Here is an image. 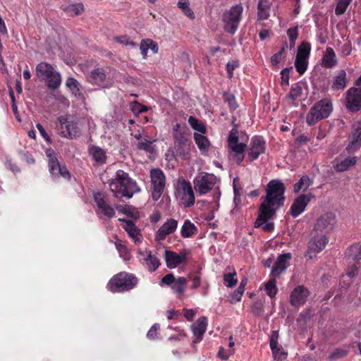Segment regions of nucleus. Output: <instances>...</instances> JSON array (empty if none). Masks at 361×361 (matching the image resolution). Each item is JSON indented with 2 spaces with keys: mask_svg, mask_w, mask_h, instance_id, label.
Wrapping results in <instances>:
<instances>
[{
  "mask_svg": "<svg viewBox=\"0 0 361 361\" xmlns=\"http://www.w3.org/2000/svg\"><path fill=\"white\" fill-rule=\"evenodd\" d=\"M240 117L239 111L233 113L231 115V123L233 126L230 130L227 137L228 146L229 147V155L232 156V159L236 164H240L245 158V151L247 147L246 144L243 142L245 141L243 138L245 135L244 132L239 131L238 123H236L238 119Z\"/></svg>",
  "mask_w": 361,
  "mask_h": 361,
  "instance_id": "1",
  "label": "nucleus"
},
{
  "mask_svg": "<svg viewBox=\"0 0 361 361\" xmlns=\"http://www.w3.org/2000/svg\"><path fill=\"white\" fill-rule=\"evenodd\" d=\"M109 184L110 190L117 198H131L135 193L140 191L137 183L123 170H118L115 178L110 180Z\"/></svg>",
  "mask_w": 361,
  "mask_h": 361,
  "instance_id": "2",
  "label": "nucleus"
},
{
  "mask_svg": "<svg viewBox=\"0 0 361 361\" xmlns=\"http://www.w3.org/2000/svg\"><path fill=\"white\" fill-rule=\"evenodd\" d=\"M285 185L279 180H271L267 185V195L261 205L274 208L277 210L283 205L285 197Z\"/></svg>",
  "mask_w": 361,
  "mask_h": 361,
  "instance_id": "3",
  "label": "nucleus"
},
{
  "mask_svg": "<svg viewBox=\"0 0 361 361\" xmlns=\"http://www.w3.org/2000/svg\"><path fill=\"white\" fill-rule=\"evenodd\" d=\"M333 110L330 100L322 99L312 106L306 116V122L309 126H313L318 121L327 118Z\"/></svg>",
  "mask_w": 361,
  "mask_h": 361,
  "instance_id": "4",
  "label": "nucleus"
},
{
  "mask_svg": "<svg viewBox=\"0 0 361 361\" xmlns=\"http://www.w3.org/2000/svg\"><path fill=\"white\" fill-rule=\"evenodd\" d=\"M137 283V279L133 274L121 272L109 281L108 286L112 292H122L133 288Z\"/></svg>",
  "mask_w": 361,
  "mask_h": 361,
  "instance_id": "5",
  "label": "nucleus"
},
{
  "mask_svg": "<svg viewBox=\"0 0 361 361\" xmlns=\"http://www.w3.org/2000/svg\"><path fill=\"white\" fill-rule=\"evenodd\" d=\"M180 128L178 123L173 128L174 149L177 155L187 159L190 150V142L185 133Z\"/></svg>",
  "mask_w": 361,
  "mask_h": 361,
  "instance_id": "6",
  "label": "nucleus"
},
{
  "mask_svg": "<svg viewBox=\"0 0 361 361\" xmlns=\"http://www.w3.org/2000/svg\"><path fill=\"white\" fill-rule=\"evenodd\" d=\"M276 209L269 208L264 205H260L259 216L255 222V228L262 227L266 232L272 231L274 228V224L272 222H268L276 213Z\"/></svg>",
  "mask_w": 361,
  "mask_h": 361,
  "instance_id": "7",
  "label": "nucleus"
},
{
  "mask_svg": "<svg viewBox=\"0 0 361 361\" xmlns=\"http://www.w3.org/2000/svg\"><path fill=\"white\" fill-rule=\"evenodd\" d=\"M150 178L153 186L152 197L157 201L163 193L165 187V176L161 169H154L150 171Z\"/></svg>",
  "mask_w": 361,
  "mask_h": 361,
  "instance_id": "8",
  "label": "nucleus"
},
{
  "mask_svg": "<svg viewBox=\"0 0 361 361\" xmlns=\"http://www.w3.org/2000/svg\"><path fill=\"white\" fill-rule=\"evenodd\" d=\"M215 182L213 174L201 173L194 179V188L200 194H206L212 189Z\"/></svg>",
  "mask_w": 361,
  "mask_h": 361,
  "instance_id": "9",
  "label": "nucleus"
},
{
  "mask_svg": "<svg viewBox=\"0 0 361 361\" xmlns=\"http://www.w3.org/2000/svg\"><path fill=\"white\" fill-rule=\"evenodd\" d=\"M243 11V6L239 4L233 6L229 12L227 13V32L234 34L236 32L241 19Z\"/></svg>",
  "mask_w": 361,
  "mask_h": 361,
  "instance_id": "10",
  "label": "nucleus"
},
{
  "mask_svg": "<svg viewBox=\"0 0 361 361\" xmlns=\"http://www.w3.org/2000/svg\"><path fill=\"white\" fill-rule=\"evenodd\" d=\"M328 243V238L325 235L314 236L308 243L307 250L305 252V257L312 259L316 255L321 252Z\"/></svg>",
  "mask_w": 361,
  "mask_h": 361,
  "instance_id": "11",
  "label": "nucleus"
},
{
  "mask_svg": "<svg viewBox=\"0 0 361 361\" xmlns=\"http://www.w3.org/2000/svg\"><path fill=\"white\" fill-rule=\"evenodd\" d=\"M59 121L61 126L60 134L62 137L73 139L80 135V131L77 124L69 121L67 116H60Z\"/></svg>",
  "mask_w": 361,
  "mask_h": 361,
  "instance_id": "12",
  "label": "nucleus"
},
{
  "mask_svg": "<svg viewBox=\"0 0 361 361\" xmlns=\"http://www.w3.org/2000/svg\"><path fill=\"white\" fill-rule=\"evenodd\" d=\"M336 223L335 214L331 212H327L317 219L314 229L317 232L328 233L333 230Z\"/></svg>",
  "mask_w": 361,
  "mask_h": 361,
  "instance_id": "13",
  "label": "nucleus"
},
{
  "mask_svg": "<svg viewBox=\"0 0 361 361\" xmlns=\"http://www.w3.org/2000/svg\"><path fill=\"white\" fill-rule=\"evenodd\" d=\"M188 252L187 250H183L180 254L173 251L165 250L164 259L168 268L174 269L181 264L186 262V258Z\"/></svg>",
  "mask_w": 361,
  "mask_h": 361,
  "instance_id": "14",
  "label": "nucleus"
},
{
  "mask_svg": "<svg viewBox=\"0 0 361 361\" xmlns=\"http://www.w3.org/2000/svg\"><path fill=\"white\" fill-rule=\"evenodd\" d=\"M346 107L350 111H358L361 109V88L351 87L347 92Z\"/></svg>",
  "mask_w": 361,
  "mask_h": 361,
  "instance_id": "15",
  "label": "nucleus"
},
{
  "mask_svg": "<svg viewBox=\"0 0 361 361\" xmlns=\"http://www.w3.org/2000/svg\"><path fill=\"white\" fill-rule=\"evenodd\" d=\"M350 142L346 147V150L350 153L357 151L361 147V120L356 121L353 125V130L349 135Z\"/></svg>",
  "mask_w": 361,
  "mask_h": 361,
  "instance_id": "16",
  "label": "nucleus"
},
{
  "mask_svg": "<svg viewBox=\"0 0 361 361\" xmlns=\"http://www.w3.org/2000/svg\"><path fill=\"white\" fill-rule=\"evenodd\" d=\"M314 196L312 194H303L298 197L291 205L290 214L296 218L305 209L306 206Z\"/></svg>",
  "mask_w": 361,
  "mask_h": 361,
  "instance_id": "17",
  "label": "nucleus"
},
{
  "mask_svg": "<svg viewBox=\"0 0 361 361\" xmlns=\"http://www.w3.org/2000/svg\"><path fill=\"white\" fill-rule=\"evenodd\" d=\"M265 152V142L261 136H254L250 142L248 151V158L250 161L257 159Z\"/></svg>",
  "mask_w": 361,
  "mask_h": 361,
  "instance_id": "18",
  "label": "nucleus"
},
{
  "mask_svg": "<svg viewBox=\"0 0 361 361\" xmlns=\"http://www.w3.org/2000/svg\"><path fill=\"white\" fill-rule=\"evenodd\" d=\"M180 190L183 192L181 202L185 207H190L195 203V195L189 181L183 180L179 182Z\"/></svg>",
  "mask_w": 361,
  "mask_h": 361,
  "instance_id": "19",
  "label": "nucleus"
},
{
  "mask_svg": "<svg viewBox=\"0 0 361 361\" xmlns=\"http://www.w3.org/2000/svg\"><path fill=\"white\" fill-rule=\"evenodd\" d=\"M94 200L97 205L104 215L109 218H112L115 215V211L106 200L105 195L102 192H97L94 194Z\"/></svg>",
  "mask_w": 361,
  "mask_h": 361,
  "instance_id": "20",
  "label": "nucleus"
},
{
  "mask_svg": "<svg viewBox=\"0 0 361 361\" xmlns=\"http://www.w3.org/2000/svg\"><path fill=\"white\" fill-rule=\"evenodd\" d=\"M309 291L303 286L296 287L290 294V303L294 306L303 304L307 296Z\"/></svg>",
  "mask_w": 361,
  "mask_h": 361,
  "instance_id": "21",
  "label": "nucleus"
},
{
  "mask_svg": "<svg viewBox=\"0 0 361 361\" xmlns=\"http://www.w3.org/2000/svg\"><path fill=\"white\" fill-rule=\"evenodd\" d=\"M178 226V221L173 219H169L157 231L156 238L159 240H164L167 235L173 233Z\"/></svg>",
  "mask_w": 361,
  "mask_h": 361,
  "instance_id": "22",
  "label": "nucleus"
},
{
  "mask_svg": "<svg viewBox=\"0 0 361 361\" xmlns=\"http://www.w3.org/2000/svg\"><path fill=\"white\" fill-rule=\"evenodd\" d=\"M290 259L291 254L289 252L279 255L272 267L271 274L274 276H279L287 269V264Z\"/></svg>",
  "mask_w": 361,
  "mask_h": 361,
  "instance_id": "23",
  "label": "nucleus"
},
{
  "mask_svg": "<svg viewBox=\"0 0 361 361\" xmlns=\"http://www.w3.org/2000/svg\"><path fill=\"white\" fill-rule=\"evenodd\" d=\"M106 75L102 68H96L91 71L87 78L88 81L99 87H105Z\"/></svg>",
  "mask_w": 361,
  "mask_h": 361,
  "instance_id": "24",
  "label": "nucleus"
},
{
  "mask_svg": "<svg viewBox=\"0 0 361 361\" xmlns=\"http://www.w3.org/2000/svg\"><path fill=\"white\" fill-rule=\"evenodd\" d=\"M345 257L348 264L357 263L361 259V245L355 243L348 247L345 252Z\"/></svg>",
  "mask_w": 361,
  "mask_h": 361,
  "instance_id": "25",
  "label": "nucleus"
},
{
  "mask_svg": "<svg viewBox=\"0 0 361 361\" xmlns=\"http://www.w3.org/2000/svg\"><path fill=\"white\" fill-rule=\"evenodd\" d=\"M357 162V158L346 157L343 160H335L333 167L337 172H343L348 170L350 167L354 166Z\"/></svg>",
  "mask_w": 361,
  "mask_h": 361,
  "instance_id": "26",
  "label": "nucleus"
},
{
  "mask_svg": "<svg viewBox=\"0 0 361 361\" xmlns=\"http://www.w3.org/2000/svg\"><path fill=\"white\" fill-rule=\"evenodd\" d=\"M54 71V67L47 62H41L36 67V73L37 77L44 81L49 78V76Z\"/></svg>",
  "mask_w": 361,
  "mask_h": 361,
  "instance_id": "27",
  "label": "nucleus"
},
{
  "mask_svg": "<svg viewBox=\"0 0 361 361\" xmlns=\"http://www.w3.org/2000/svg\"><path fill=\"white\" fill-rule=\"evenodd\" d=\"M207 318L205 317H202L197 322L192 325V330L193 334L196 336L197 341H200L202 338V336L204 334L207 328Z\"/></svg>",
  "mask_w": 361,
  "mask_h": 361,
  "instance_id": "28",
  "label": "nucleus"
},
{
  "mask_svg": "<svg viewBox=\"0 0 361 361\" xmlns=\"http://www.w3.org/2000/svg\"><path fill=\"white\" fill-rule=\"evenodd\" d=\"M149 49H150L154 54H157L159 50L157 43L151 39H142L140 44V49L144 59L146 58Z\"/></svg>",
  "mask_w": 361,
  "mask_h": 361,
  "instance_id": "29",
  "label": "nucleus"
},
{
  "mask_svg": "<svg viewBox=\"0 0 361 361\" xmlns=\"http://www.w3.org/2000/svg\"><path fill=\"white\" fill-rule=\"evenodd\" d=\"M346 73L344 70H340L337 72L334 81L331 85L333 90H343L346 86Z\"/></svg>",
  "mask_w": 361,
  "mask_h": 361,
  "instance_id": "30",
  "label": "nucleus"
},
{
  "mask_svg": "<svg viewBox=\"0 0 361 361\" xmlns=\"http://www.w3.org/2000/svg\"><path fill=\"white\" fill-rule=\"evenodd\" d=\"M119 221H122L125 223L123 228L126 231L128 235L134 240L135 242L140 241L138 235H140V230L136 227L135 224L130 220H125L119 219Z\"/></svg>",
  "mask_w": 361,
  "mask_h": 361,
  "instance_id": "31",
  "label": "nucleus"
},
{
  "mask_svg": "<svg viewBox=\"0 0 361 361\" xmlns=\"http://www.w3.org/2000/svg\"><path fill=\"white\" fill-rule=\"evenodd\" d=\"M66 85L71 90L74 96L79 99H85V97L80 90V84L73 78H68Z\"/></svg>",
  "mask_w": 361,
  "mask_h": 361,
  "instance_id": "32",
  "label": "nucleus"
},
{
  "mask_svg": "<svg viewBox=\"0 0 361 361\" xmlns=\"http://www.w3.org/2000/svg\"><path fill=\"white\" fill-rule=\"evenodd\" d=\"M336 63L337 61L336 59L335 52L334 51L333 49L327 48L326 50V53L322 59V66L327 68H331L335 66Z\"/></svg>",
  "mask_w": 361,
  "mask_h": 361,
  "instance_id": "33",
  "label": "nucleus"
},
{
  "mask_svg": "<svg viewBox=\"0 0 361 361\" xmlns=\"http://www.w3.org/2000/svg\"><path fill=\"white\" fill-rule=\"evenodd\" d=\"M90 154L92 156L93 159L99 164H103L106 162V156L105 151L96 146H92L89 149Z\"/></svg>",
  "mask_w": 361,
  "mask_h": 361,
  "instance_id": "34",
  "label": "nucleus"
},
{
  "mask_svg": "<svg viewBox=\"0 0 361 361\" xmlns=\"http://www.w3.org/2000/svg\"><path fill=\"white\" fill-rule=\"evenodd\" d=\"M51 153L54 154L53 151L49 150L47 152V155L49 157V172L52 176H59V171H61V166L58 161L57 159L54 155H52Z\"/></svg>",
  "mask_w": 361,
  "mask_h": 361,
  "instance_id": "35",
  "label": "nucleus"
},
{
  "mask_svg": "<svg viewBox=\"0 0 361 361\" xmlns=\"http://www.w3.org/2000/svg\"><path fill=\"white\" fill-rule=\"evenodd\" d=\"M270 5L266 0H259L257 4V19L264 20L269 18Z\"/></svg>",
  "mask_w": 361,
  "mask_h": 361,
  "instance_id": "36",
  "label": "nucleus"
},
{
  "mask_svg": "<svg viewBox=\"0 0 361 361\" xmlns=\"http://www.w3.org/2000/svg\"><path fill=\"white\" fill-rule=\"evenodd\" d=\"M181 235L183 238H190L197 233V228L189 220H185L181 228Z\"/></svg>",
  "mask_w": 361,
  "mask_h": 361,
  "instance_id": "37",
  "label": "nucleus"
},
{
  "mask_svg": "<svg viewBox=\"0 0 361 361\" xmlns=\"http://www.w3.org/2000/svg\"><path fill=\"white\" fill-rule=\"evenodd\" d=\"M194 139L200 152L205 154L209 149V140L203 135L197 133H194Z\"/></svg>",
  "mask_w": 361,
  "mask_h": 361,
  "instance_id": "38",
  "label": "nucleus"
},
{
  "mask_svg": "<svg viewBox=\"0 0 361 361\" xmlns=\"http://www.w3.org/2000/svg\"><path fill=\"white\" fill-rule=\"evenodd\" d=\"M47 82V86L49 89L56 90L57 89L61 83V78L59 73L56 72L55 70L49 76L48 80H45Z\"/></svg>",
  "mask_w": 361,
  "mask_h": 361,
  "instance_id": "39",
  "label": "nucleus"
},
{
  "mask_svg": "<svg viewBox=\"0 0 361 361\" xmlns=\"http://www.w3.org/2000/svg\"><path fill=\"white\" fill-rule=\"evenodd\" d=\"M142 259L146 262L148 269L150 271H154L160 265L159 259L154 255H152L151 251H149Z\"/></svg>",
  "mask_w": 361,
  "mask_h": 361,
  "instance_id": "40",
  "label": "nucleus"
},
{
  "mask_svg": "<svg viewBox=\"0 0 361 361\" xmlns=\"http://www.w3.org/2000/svg\"><path fill=\"white\" fill-rule=\"evenodd\" d=\"M312 183V181L307 176H302L300 179L293 185L294 192L298 193L302 190L304 191L306 190Z\"/></svg>",
  "mask_w": 361,
  "mask_h": 361,
  "instance_id": "41",
  "label": "nucleus"
},
{
  "mask_svg": "<svg viewBox=\"0 0 361 361\" xmlns=\"http://www.w3.org/2000/svg\"><path fill=\"white\" fill-rule=\"evenodd\" d=\"M233 188L234 192V203L236 206L240 204V197L243 194V188L240 183V180L238 177L234 178L233 180Z\"/></svg>",
  "mask_w": 361,
  "mask_h": 361,
  "instance_id": "42",
  "label": "nucleus"
},
{
  "mask_svg": "<svg viewBox=\"0 0 361 361\" xmlns=\"http://www.w3.org/2000/svg\"><path fill=\"white\" fill-rule=\"evenodd\" d=\"M186 279L184 277H178L176 279L175 282L171 286V289L181 295L183 294L185 287H186Z\"/></svg>",
  "mask_w": 361,
  "mask_h": 361,
  "instance_id": "43",
  "label": "nucleus"
},
{
  "mask_svg": "<svg viewBox=\"0 0 361 361\" xmlns=\"http://www.w3.org/2000/svg\"><path fill=\"white\" fill-rule=\"evenodd\" d=\"M311 45L307 42H302L301 44L298 47V52L296 57L308 59L310 54Z\"/></svg>",
  "mask_w": 361,
  "mask_h": 361,
  "instance_id": "44",
  "label": "nucleus"
},
{
  "mask_svg": "<svg viewBox=\"0 0 361 361\" xmlns=\"http://www.w3.org/2000/svg\"><path fill=\"white\" fill-rule=\"evenodd\" d=\"M188 123L194 130L200 132L202 134H204L206 133L205 126L195 117L190 116L188 118Z\"/></svg>",
  "mask_w": 361,
  "mask_h": 361,
  "instance_id": "45",
  "label": "nucleus"
},
{
  "mask_svg": "<svg viewBox=\"0 0 361 361\" xmlns=\"http://www.w3.org/2000/svg\"><path fill=\"white\" fill-rule=\"evenodd\" d=\"M308 61L307 59L296 57L295 67L300 75H303L307 68Z\"/></svg>",
  "mask_w": 361,
  "mask_h": 361,
  "instance_id": "46",
  "label": "nucleus"
},
{
  "mask_svg": "<svg viewBox=\"0 0 361 361\" xmlns=\"http://www.w3.org/2000/svg\"><path fill=\"white\" fill-rule=\"evenodd\" d=\"M348 353L347 350L343 348H336L329 355L328 359L330 361H336L338 359L345 357Z\"/></svg>",
  "mask_w": 361,
  "mask_h": 361,
  "instance_id": "47",
  "label": "nucleus"
},
{
  "mask_svg": "<svg viewBox=\"0 0 361 361\" xmlns=\"http://www.w3.org/2000/svg\"><path fill=\"white\" fill-rule=\"evenodd\" d=\"M115 207L117 209V211L126 214L128 216L132 218H137V212L135 209L134 207H131L130 206L123 207L120 204L116 205Z\"/></svg>",
  "mask_w": 361,
  "mask_h": 361,
  "instance_id": "48",
  "label": "nucleus"
},
{
  "mask_svg": "<svg viewBox=\"0 0 361 361\" xmlns=\"http://www.w3.org/2000/svg\"><path fill=\"white\" fill-rule=\"evenodd\" d=\"M238 279L235 271L227 267V288H233L237 285Z\"/></svg>",
  "mask_w": 361,
  "mask_h": 361,
  "instance_id": "49",
  "label": "nucleus"
},
{
  "mask_svg": "<svg viewBox=\"0 0 361 361\" xmlns=\"http://www.w3.org/2000/svg\"><path fill=\"white\" fill-rule=\"evenodd\" d=\"M265 290L270 298H274L276 295L277 288L276 286V280L274 279H270L265 284Z\"/></svg>",
  "mask_w": 361,
  "mask_h": 361,
  "instance_id": "50",
  "label": "nucleus"
},
{
  "mask_svg": "<svg viewBox=\"0 0 361 361\" xmlns=\"http://www.w3.org/2000/svg\"><path fill=\"white\" fill-rule=\"evenodd\" d=\"M152 144V142L145 139L137 143V147L140 150H144L152 154L154 152V147Z\"/></svg>",
  "mask_w": 361,
  "mask_h": 361,
  "instance_id": "51",
  "label": "nucleus"
},
{
  "mask_svg": "<svg viewBox=\"0 0 361 361\" xmlns=\"http://www.w3.org/2000/svg\"><path fill=\"white\" fill-rule=\"evenodd\" d=\"M350 2L347 0H338L336 8H335V14L336 16H340L343 14Z\"/></svg>",
  "mask_w": 361,
  "mask_h": 361,
  "instance_id": "52",
  "label": "nucleus"
},
{
  "mask_svg": "<svg viewBox=\"0 0 361 361\" xmlns=\"http://www.w3.org/2000/svg\"><path fill=\"white\" fill-rule=\"evenodd\" d=\"M293 69V67L290 66L289 68H285L281 70L280 74L281 78V84L282 86H288L289 85V72Z\"/></svg>",
  "mask_w": 361,
  "mask_h": 361,
  "instance_id": "53",
  "label": "nucleus"
},
{
  "mask_svg": "<svg viewBox=\"0 0 361 361\" xmlns=\"http://www.w3.org/2000/svg\"><path fill=\"white\" fill-rule=\"evenodd\" d=\"M302 94V87L298 84H295V86L292 87L288 94V97L292 100H295L298 98Z\"/></svg>",
  "mask_w": 361,
  "mask_h": 361,
  "instance_id": "54",
  "label": "nucleus"
},
{
  "mask_svg": "<svg viewBox=\"0 0 361 361\" xmlns=\"http://www.w3.org/2000/svg\"><path fill=\"white\" fill-rule=\"evenodd\" d=\"M243 293L244 292L237 288L232 294L229 295L228 300L232 304L239 302Z\"/></svg>",
  "mask_w": 361,
  "mask_h": 361,
  "instance_id": "55",
  "label": "nucleus"
},
{
  "mask_svg": "<svg viewBox=\"0 0 361 361\" xmlns=\"http://www.w3.org/2000/svg\"><path fill=\"white\" fill-rule=\"evenodd\" d=\"M264 312L263 305L262 302L257 301L255 302L252 306V312L255 316H261L262 315Z\"/></svg>",
  "mask_w": 361,
  "mask_h": 361,
  "instance_id": "56",
  "label": "nucleus"
},
{
  "mask_svg": "<svg viewBox=\"0 0 361 361\" xmlns=\"http://www.w3.org/2000/svg\"><path fill=\"white\" fill-rule=\"evenodd\" d=\"M275 334L276 333L274 332V334L271 336V337L270 338V347L272 350L274 358L276 360L277 357V352L279 351L280 349L278 348V347H277V344H278L277 336H276V338H274Z\"/></svg>",
  "mask_w": 361,
  "mask_h": 361,
  "instance_id": "57",
  "label": "nucleus"
},
{
  "mask_svg": "<svg viewBox=\"0 0 361 361\" xmlns=\"http://www.w3.org/2000/svg\"><path fill=\"white\" fill-rule=\"evenodd\" d=\"M357 267L356 265V262H351V264L348 263V268L346 269V274L350 277L353 278L357 275Z\"/></svg>",
  "mask_w": 361,
  "mask_h": 361,
  "instance_id": "58",
  "label": "nucleus"
},
{
  "mask_svg": "<svg viewBox=\"0 0 361 361\" xmlns=\"http://www.w3.org/2000/svg\"><path fill=\"white\" fill-rule=\"evenodd\" d=\"M238 67V61H232L231 62L227 63V74L229 78H232L233 76V71Z\"/></svg>",
  "mask_w": 361,
  "mask_h": 361,
  "instance_id": "59",
  "label": "nucleus"
},
{
  "mask_svg": "<svg viewBox=\"0 0 361 361\" xmlns=\"http://www.w3.org/2000/svg\"><path fill=\"white\" fill-rule=\"evenodd\" d=\"M83 11V6L81 4H73L67 8V11L73 13L75 16L80 15Z\"/></svg>",
  "mask_w": 361,
  "mask_h": 361,
  "instance_id": "60",
  "label": "nucleus"
},
{
  "mask_svg": "<svg viewBox=\"0 0 361 361\" xmlns=\"http://www.w3.org/2000/svg\"><path fill=\"white\" fill-rule=\"evenodd\" d=\"M227 102L228 104L230 109L233 111L232 114L233 113H235L236 111H235V110H236L238 108V104L235 100V97L233 94L227 96Z\"/></svg>",
  "mask_w": 361,
  "mask_h": 361,
  "instance_id": "61",
  "label": "nucleus"
},
{
  "mask_svg": "<svg viewBox=\"0 0 361 361\" xmlns=\"http://www.w3.org/2000/svg\"><path fill=\"white\" fill-rule=\"evenodd\" d=\"M176 279L173 274L170 273L165 275L161 280V284H165L166 286H171L173 282H175Z\"/></svg>",
  "mask_w": 361,
  "mask_h": 361,
  "instance_id": "62",
  "label": "nucleus"
},
{
  "mask_svg": "<svg viewBox=\"0 0 361 361\" xmlns=\"http://www.w3.org/2000/svg\"><path fill=\"white\" fill-rule=\"evenodd\" d=\"M287 35L290 41H295L298 37V27H290L287 30Z\"/></svg>",
  "mask_w": 361,
  "mask_h": 361,
  "instance_id": "63",
  "label": "nucleus"
},
{
  "mask_svg": "<svg viewBox=\"0 0 361 361\" xmlns=\"http://www.w3.org/2000/svg\"><path fill=\"white\" fill-rule=\"evenodd\" d=\"M148 110V108L144 105L140 104L137 102H134L132 106V111L135 113H142Z\"/></svg>",
  "mask_w": 361,
  "mask_h": 361,
  "instance_id": "64",
  "label": "nucleus"
}]
</instances>
